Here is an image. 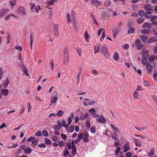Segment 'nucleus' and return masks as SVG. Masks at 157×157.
<instances>
[{
  "instance_id": "nucleus-1",
  "label": "nucleus",
  "mask_w": 157,
  "mask_h": 157,
  "mask_svg": "<svg viewBox=\"0 0 157 157\" xmlns=\"http://www.w3.org/2000/svg\"><path fill=\"white\" fill-rule=\"evenodd\" d=\"M58 98V95L56 92L55 91L52 94V96L51 97V106L52 104L56 103Z\"/></svg>"
},
{
  "instance_id": "nucleus-2",
  "label": "nucleus",
  "mask_w": 157,
  "mask_h": 157,
  "mask_svg": "<svg viewBox=\"0 0 157 157\" xmlns=\"http://www.w3.org/2000/svg\"><path fill=\"white\" fill-rule=\"evenodd\" d=\"M30 5L31 9L33 12H35L37 13L39 12V11L41 10L40 6H37L36 7L35 3L32 2L30 3Z\"/></svg>"
},
{
  "instance_id": "nucleus-3",
  "label": "nucleus",
  "mask_w": 157,
  "mask_h": 157,
  "mask_svg": "<svg viewBox=\"0 0 157 157\" xmlns=\"http://www.w3.org/2000/svg\"><path fill=\"white\" fill-rule=\"evenodd\" d=\"M63 57V63L65 64L68 62L69 59L68 51L67 48L64 49Z\"/></svg>"
},
{
  "instance_id": "nucleus-4",
  "label": "nucleus",
  "mask_w": 157,
  "mask_h": 157,
  "mask_svg": "<svg viewBox=\"0 0 157 157\" xmlns=\"http://www.w3.org/2000/svg\"><path fill=\"white\" fill-rule=\"evenodd\" d=\"M101 52L106 58L108 56V48L105 45L102 46L101 48Z\"/></svg>"
},
{
  "instance_id": "nucleus-5",
  "label": "nucleus",
  "mask_w": 157,
  "mask_h": 157,
  "mask_svg": "<svg viewBox=\"0 0 157 157\" xmlns=\"http://www.w3.org/2000/svg\"><path fill=\"white\" fill-rule=\"evenodd\" d=\"M71 15L69 14H67L66 17L67 18V21L68 23H70L71 22V20L74 19V12L73 11H72L71 12Z\"/></svg>"
},
{
  "instance_id": "nucleus-6",
  "label": "nucleus",
  "mask_w": 157,
  "mask_h": 157,
  "mask_svg": "<svg viewBox=\"0 0 157 157\" xmlns=\"http://www.w3.org/2000/svg\"><path fill=\"white\" fill-rule=\"evenodd\" d=\"M17 12L18 14L21 15H25L26 14L25 9L23 6H19L18 8Z\"/></svg>"
},
{
  "instance_id": "nucleus-7",
  "label": "nucleus",
  "mask_w": 157,
  "mask_h": 157,
  "mask_svg": "<svg viewBox=\"0 0 157 157\" xmlns=\"http://www.w3.org/2000/svg\"><path fill=\"white\" fill-rule=\"evenodd\" d=\"M130 143L128 141H127L124 143V145L123 146V147L124 148L123 150L124 152H126L130 150Z\"/></svg>"
},
{
  "instance_id": "nucleus-8",
  "label": "nucleus",
  "mask_w": 157,
  "mask_h": 157,
  "mask_svg": "<svg viewBox=\"0 0 157 157\" xmlns=\"http://www.w3.org/2000/svg\"><path fill=\"white\" fill-rule=\"evenodd\" d=\"M101 119L97 118L96 121L97 122H99L101 124H105L106 123V121L105 118L102 116H100Z\"/></svg>"
},
{
  "instance_id": "nucleus-9",
  "label": "nucleus",
  "mask_w": 157,
  "mask_h": 157,
  "mask_svg": "<svg viewBox=\"0 0 157 157\" xmlns=\"http://www.w3.org/2000/svg\"><path fill=\"white\" fill-rule=\"evenodd\" d=\"M141 42L140 39H138L136 40L135 44L136 46L137 50H140L141 49L143 46L142 44H140Z\"/></svg>"
},
{
  "instance_id": "nucleus-10",
  "label": "nucleus",
  "mask_w": 157,
  "mask_h": 157,
  "mask_svg": "<svg viewBox=\"0 0 157 157\" xmlns=\"http://www.w3.org/2000/svg\"><path fill=\"white\" fill-rule=\"evenodd\" d=\"M100 44H97L96 45H94V53L95 54L100 52Z\"/></svg>"
},
{
  "instance_id": "nucleus-11",
  "label": "nucleus",
  "mask_w": 157,
  "mask_h": 157,
  "mask_svg": "<svg viewBox=\"0 0 157 157\" xmlns=\"http://www.w3.org/2000/svg\"><path fill=\"white\" fill-rule=\"evenodd\" d=\"M90 3L94 6H98L101 5V1L97 0H91Z\"/></svg>"
},
{
  "instance_id": "nucleus-12",
  "label": "nucleus",
  "mask_w": 157,
  "mask_h": 157,
  "mask_svg": "<svg viewBox=\"0 0 157 157\" xmlns=\"http://www.w3.org/2000/svg\"><path fill=\"white\" fill-rule=\"evenodd\" d=\"M58 28L59 25H55L54 27V32L55 36L57 38L58 36Z\"/></svg>"
},
{
  "instance_id": "nucleus-13",
  "label": "nucleus",
  "mask_w": 157,
  "mask_h": 157,
  "mask_svg": "<svg viewBox=\"0 0 157 157\" xmlns=\"http://www.w3.org/2000/svg\"><path fill=\"white\" fill-rule=\"evenodd\" d=\"M89 117V114L86 113V114H81L79 117V119L81 121H83L86 119H87Z\"/></svg>"
},
{
  "instance_id": "nucleus-14",
  "label": "nucleus",
  "mask_w": 157,
  "mask_h": 157,
  "mask_svg": "<svg viewBox=\"0 0 157 157\" xmlns=\"http://www.w3.org/2000/svg\"><path fill=\"white\" fill-rule=\"evenodd\" d=\"M151 27V24L149 23H145L144 24L142 25V28L145 29L147 28L148 29H150Z\"/></svg>"
},
{
  "instance_id": "nucleus-15",
  "label": "nucleus",
  "mask_w": 157,
  "mask_h": 157,
  "mask_svg": "<svg viewBox=\"0 0 157 157\" xmlns=\"http://www.w3.org/2000/svg\"><path fill=\"white\" fill-rule=\"evenodd\" d=\"M74 117L73 113H71L70 116L67 118L68 124L69 126L71 123L72 119Z\"/></svg>"
},
{
  "instance_id": "nucleus-16",
  "label": "nucleus",
  "mask_w": 157,
  "mask_h": 157,
  "mask_svg": "<svg viewBox=\"0 0 157 157\" xmlns=\"http://www.w3.org/2000/svg\"><path fill=\"white\" fill-rule=\"evenodd\" d=\"M9 10L7 9H3L0 11V16H2L9 13Z\"/></svg>"
},
{
  "instance_id": "nucleus-17",
  "label": "nucleus",
  "mask_w": 157,
  "mask_h": 157,
  "mask_svg": "<svg viewBox=\"0 0 157 157\" xmlns=\"http://www.w3.org/2000/svg\"><path fill=\"white\" fill-rule=\"evenodd\" d=\"M134 141L136 146L139 147H141L142 146V144L141 141L138 140L137 139L135 138Z\"/></svg>"
},
{
  "instance_id": "nucleus-18",
  "label": "nucleus",
  "mask_w": 157,
  "mask_h": 157,
  "mask_svg": "<svg viewBox=\"0 0 157 157\" xmlns=\"http://www.w3.org/2000/svg\"><path fill=\"white\" fill-rule=\"evenodd\" d=\"M144 9L147 11H151L152 10V8L151 5L149 4L146 5L144 6Z\"/></svg>"
},
{
  "instance_id": "nucleus-19",
  "label": "nucleus",
  "mask_w": 157,
  "mask_h": 157,
  "mask_svg": "<svg viewBox=\"0 0 157 157\" xmlns=\"http://www.w3.org/2000/svg\"><path fill=\"white\" fill-rule=\"evenodd\" d=\"M140 37L144 43L146 42L148 40V38L145 35L140 36Z\"/></svg>"
},
{
  "instance_id": "nucleus-20",
  "label": "nucleus",
  "mask_w": 157,
  "mask_h": 157,
  "mask_svg": "<svg viewBox=\"0 0 157 157\" xmlns=\"http://www.w3.org/2000/svg\"><path fill=\"white\" fill-rule=\"evenodd\" d=\"M1 93L2 95L6 96L9 93L8 90L6 89H3L1 90Z\"/></svg>"
},
{
  "instance_id": "nucleus-21",
  "label": "nucleus",
  "mask_w": 157,
  "mask_h": 157,
  "mask_svg": "<svg viewBox=\"0 0 157 157\" xmlns=\"http://www.w3.org/2000/svg\"><path fill=\"white\" fill-rule=\"evenodd\" d=\"M148 51L145 49H143L142 52V55L143 56L147 57L148 56Z\"/></svg>"
},
{
  "instance_id": "nucleus-22",
  "label": "nucleus",
  "mask_w": 157,
  "mask_h": 157,
  "mask_svg": "<svg viewBox=\"0 0 157 157\" xmlns=\"http://www.w3.org/2000/svg\"><path fill=\"white\" fill-rule=\"evenodd\" d=\"M155 150V149L154 147L152 148L150 150L149 152L148 153V156L149 157L152 156L154 155Z\"/></svg>"
},
{
  "instance_id": "nucleus-23",
  "label": "nucleus",
  "mask_w": 157,
  "mask_h": 157,
  "mask_svg": "<svg viewBox=\"0 0 157 157\" xmlns=\"http://www.w3.org/2000/svg\"><path fill=\"white\" fill-rule=\"evenodd\" d=\"M61 125L63 127L66 128L67 129V128H68V127L69 126L68 124H66V121H65V120H63L62 121Z\"/></svg>"
},
{
  "instance_id": "nucleus-24",
  "label": "nucleus",
  "mask_w": 157,
  "mask_h": 157,
  "mask_svg": "<svg viewBox=\"0 0 157 157\" xmlns=\"http://www.w3.org/2000/svg\"><path fill=\"white\" fill-rule=\"evenodd\" d=\"M143 64L144 65H146L147 63V59L146 57H143L142 60Z\"/></svg>"
},
{
  "instance_id": "nucleus-25",
  "label": "nucleus",
  "mask_w": 157,
  "mask_h": 157,
  "mask_svg": "<svg viewBox=\"0 0 157 157\" xmlns=\"http://www.w3.org/2000/svg\"><path fill=\"white\" fill-rule=\"evenodd\" d=\"M25 153L27 154L30 153L32 151V149L29 147L26 148L25 149Z\"/></svg>"
},
{
  "instance_id": "nucleus-26",
  "label": "nucleus",
  "mask_w": 157,
  "mask_h": 157,
  "mask_svg": "<svg viewBox=\"0 0 157 157\" xmlns=\"http://www.w3.org/2000/svg\"><path fill=\"white\" fill-rule=\"evenodd\" d=\"M152 14V13L150 12H147L145 14V17L146 18H147L148 19L151 18V15H150V14Z\"/></svg>"
},
{
  "instance_id": "nucleus-27",
  "label": "nucleus",
  "mask_w": 157,
  "mask_h": 157,
  "mask_svg": "<svg viewBox=\"0 0 157 157\" xmlns=\"http://www.w3.org/2000/svg\"><path fill=\"white\" fill-rule=\"evenodd\" d=\"M33 35L31 34L30 35V48L31 50L32 49V44L33 42Z\"/></svg>"
},
{
  "instance_id": "nucleus-28",
  "label": "nucleus",
  "mask_w": 157,
  "mask_h": 157,
  "mask_svg": "<svg viewBox=\"0 0 157 157\" xmlns=\"http://www.w3.org/2000/svg\"><path fill=\"white\" fill-rule=\"evenodd\" d=\"M155 41H156V38L154 36H152L149 39L148 42L152 43Z\"/></svg>"
},
{
  "instance_id": "nucleus-29",
  "label": "nucleus",
  "mask_w": 157,
  "mask_h": 157,
  "mask_svg": "<svg viewBox=\"0 0 157 157\" xmlns=\"http://www.w3.org/2000/svg\"><path fill=\"white\" fill-rule=\"evenodd\" d=\"M45 143L46 144H52V141L48 138H44Z\"/></svg>"
},
{
  "instance_id": "nucleus-30",
  "label": "nucleus",
  "mask_w": 157,
  "mask_h": 157,
  "mask_svg": "<svg viewBox=\"0 0 157 157\" xmlns=\"http://www.w3.org/2000/svg\"><path fill=\"white\" fill-rule=\"evenodd\" d=\"M111 1L109 0H106L104 2V5L106 7H108L110 5Z\"/></svg>"
},
{
  "instance_id": "nucleus-31",
  "label": "nucleus",
  "mask_w": 157,
  "mask_h": 157,
  "mask_svg": "<svg viewBox=\"0 0 157 157\" xmlns=\"http://www.w3.org/2000/svg\"><path fill=\"white\" fill-rule=\"evenodd\" d=\"M9 84L8 79H7V80L4 81L3 82V86L4 87L6 88L7 87Z\"/></svg>"
},
{
  "instance_id": "nucleus-32",
  "label": "nucleus",
  "mask_w": 157,
  "mask_h": 157,
  "mask_svg": "<svg viewBox=\"0 0 157 157\" xmlns=\"http://www.w3.org/2000/svg\"><path fill=\"white\" fill-rule=\"evenodd\" d=\"M16 0H12L10 2L12 8V9L14 6L16 4Z\"/></svg>"
},
{
  "instance_id": "nucleus-33",
  "label": "nucleus",
  "mask_w": 157,
  "mask_h": 157,
  "mask_svg": "<svg viewBox=\"0 0 157 157\" xmlns=\"http://www.w3.org/2000/svg\"><path fill=\"white\" fill-rule=\"evenodd\" d=\"M38 144V141L36 140H34L32 141L31 145L33 147L35 148Z\"/></svg>"
},
{
  "instance_id": "nucleus-34",
  "label": "nucleus",
  "mask_w": 157,
  "mask_h": 157,
  "mask_svg": "<svg viewBox=\"0 0 157 157\" xmlns=\"http://www.w3.org/2000/svg\"><path fill=\"white\" fill-rule=\"evenodd\" d=\"M74 130V126L71 125L68 128V131L70 132H72Z\"/></svg>"
},
{
  "instance_id": "nucleus-35",
  "label": "nucleus",
  "mask_w": 157,
  "mask_h": 157,
  "mask_svg": "<svg viewBox=\"0 0 157 157\" xmlns=\"http://www.w3.org/2000/svg\"><path fill=\"white\" fill-rule=\"evenodd\" d=\"M42 133L43 135L45 137H48V132L45 130H42Z\"/></svg>"
},
{
  "instance_id": "nucleus-36",
  "label": "nucleus",
  "mask_w": 157,
  "mask_h": 157,
  "mask_svg": "<svg viewBox=\"0 0 157 157\" xmlns=\"http://www.w3.org/2000/svg\"><path fill=\"white\" fill-rule=\"evenodd\" d=\"M90 131L92 133H95L96 132V128L95 127L92 126L90 128Z\"/></svg>"
},
{
  "instance_id": "nucleus-37",
  "label": "nucleus",
  "mask_w": 157,
  "mask_h": 157,
  "mask_svg": "<svg viewBox=\"0 0 157 157\" xmlns=\"http://www.w3.org/2000/svg\"><path fill=\"white\" fill-rule=\"evenodd\" d=\"M105 37V30H103L102 35H101V37L100 39V41H102L104 39Z\"/></svg>"
},
{
  "instance_id": "nucleus-38",
  "label": "nucleus",
  "mask_w": 157,
  "mask_h": 157,
  "mask_svg": "<svg viewBox=\"0 0 157 157\" xmlns=\"http://www.w3.org/2000/svg\"><path fill=\"white\" fill-rule=\"evenodd\" d=\"M141 32L143 34H149L150 32V31L147 29H145L141 31Z\"/></svg>"
},
{
  "instance_id": "nucleus-39",
  "label": "nucleus",
  "mask_w": 157,
  "mask_h": 157,
  "mask_svg": "<svg viewBox=\"0 0 157 157\" xmlns=\"http://www.w3.org/2000/svg\"><path fill=\"white\" fill-rule=\"evenodd\" d=\"M144 19L143 18H140L137 20V22L138 24H141L144 21Z\"/></svg>"
},
{
  "instance_id": "nucleus-40",
  "label": "nucleus",
  "mask_w": 157,
  "mask_h": 157,
  "mask_svg": "<svg viewBox=\"0 0 157 157\" xmlns=\"http://www.w3.org/2000/svg\"><path fill=\"white\" fill-rule=\"evenodd\" d=\"M144 14L145 12L143 10H140L138 13L139 15L141 17H143Z\"/></svg>"
},
{
  "instance_id": "nucleus-41",
  "label": "nucleus",
  "mask_w": 157,
  "mask_h": 157,
  "mask_svg": "<svg viewBox=\"0 0 157 157\" xmlns=\"http://www.w3.org/2000/svg\"><path fill=\"white\" fill-rule=\"evenodd\" d=\"M113 59H114L116 60H118V54L117 53L115 52L114 53V55H113Z\"/></svg>"
},
{
  "instance_id": "nucleus-42",
  "label": "nucleus",
  "mask_w": 157,
  "mask_h": 157,
  "mask_svg": "<svg viewBox=\"0 0 157 157\" xmlns=\"http://www.w3.org/2000/svg\"><path fill=\"white\" fill-rule=\"evenodd\" d=\"M133 95L134 98L135 99H138V94L137 92L135 91L133 93Z\"/></svg>"
},
{
  "instance_id": "nucleus-43",
  "label": "nucleus",
  "mask_w": 157,
  "mask_h": 157,
  "mask_svg": "<svg viewBox=\"0 0 157 157\" xmlns=\"http://www.w3.org/2000/svg\"><path fill=\"white\" fill-rule=\"evenodd\" d=\"M111 127L114 130L115 132H119V131L118 129V128L117 127H115L112 124H110Z\"/></svg>"
},
{
  "instance_id": "nucleus-44",
  "label": "nucleus",
  "mask_w": 157,
  "mask_h": 157,
  "mask_svg": "<svg viewBox=\"0 0 157 157\" xmlns=\"http://www.w3.org/2000/svg\"><path fill=\"white\" fill-rule=\"evenodd\" d=\"M23 72L27 77L29 76L28 69H23Z\"/></svg>"
},
{
  "instance_id": "nucleus-45",
  "label": "nucleus",
  "mask_w": 157,
  "mask_h": 157,
  "mask_svg": "<svg viewBox=\"0 0 157 157\" xmlns=\"http://www.w3.org/2000/svg\"><path fill=\"white\" fill-rule=\"evenodd\" d=\"M61 127V126H59L57 125H55L53 126L55 130H59L60 129Z\"/></svg>"
},
{
  "instance_id": "nucleus-46",
  "label": "nucleus",
  "mask_w": 157,
  "mask_h": 157,
  "mask_svg": "<svg viewBox=\"0 0 157 157\" xmlns=\"http://www.w3.org/2000/svg\"><path fill=\"white\" fill-rule=\"evenodd\" d=\"M155 58H156L155 56L153 55L149 57V60L150 61L152 62L154 60Z\"/></svg>"
},
{
  "instance_id": "nucleus-47",
  "label": "nucleus",
  "mask_w": 157,
  "mask_h": 157,
  "mask_svg": "<svg viewBox=\"0 0 157 157\" xmlns=\"http://www.w3.org/2000/svg\"><path fill=\"white\" fill-rule=\"evenodd\" d=\"M135 32V29L133 28L130 29L128 31V34H132L133 33Z\"/></svg>"
},
{
  "instance_id": "nucleus-48",
  "label": "nucleus",
  "mask_w": 157,
  "mask_h": 157,
  "mask_svg": "<svg viewBox=\"0 0 157 157\" xmlns=\"http://www.w3.org/2000/svg\"><path fill=\"white\" fill-rule=\"evenodd\" d=\"M76 51L80 57L82 56V51L79 48H77L76 49Z\"/></svg>"
},
{
  "instance_id": "nucleus-49",
  "label": "nucleus",
  "mask_w": 157,
  "mask_h": 157,
  "mask_svg": "<svg viewBox=\"0 0 157 157\" xmlns=\"http://www.w3.org/2000/svg\"><path fill=\"white\" fill-rule=\"evenodd\" d=\"M55 1L54 0H51L50 1H47V3L48 5H52L53 6L54 4V2Z\"/></svg>"
},
{
  "instance_id": "nucleus-50",
  "label": "nucleus",
  "mask_w": 157,
  "mask_h": 157,
  "mask_svg": "<svg viewBox=\"0 0 157 157\" xmlns=\"http://www.w3.org/2000/svg\"><path fill=\"white\" fill-rule=\"evenodd\" d=\"M71 149L72 150V154L74 155L76 154V147H72Z\"/></svg>"
},
{
  "instance_id": "nucleus-51",
  "label": "nucleus",
  "mask_w": 157,
  "mask_h": 157,
  "mask_svg": "<svg viewBox=\"0 0 157 157\" xmlns=\"http://www.w3.org/2000/svg\"><path fill=\"white\" fill-rule=\"evenodd\" d=\"M35 136L37 137H41L42 136L41 132L40 131H38L35 134Z\"/></svg>"
},
{
  "instance_id": "nucleus-52",
  "label": "nucleus",
  "mask_w": 157,
  "mask_h": 157,
  "mask_svg": "<svg viewBox=\"0 0 157 157\" xmlns=\"http://www.w3.org/2000/svg\"><path fill=\"white\" fill-rule=\"evenodd\" d=\"M86 128L87 129H89L90 127V122L88 121H87L86 124Z\"/></svg>"
},
{
  "instance_id": "nucleus-53",
  "label": "nucleus",
  "mask_w": 157,
  "mask_h": 157,
  "mask_svg": "<svg viewBox=\"0 0 157 157\" xmlns=\"http://www.w3.org/2000/svg\"><path fill=\"white\" fill-rule=\"evenodd\" d=\"M61 136L62 138L64 140H66L67 139V136L64 134L62 133L61 134Z\"/></svg>"
},
{
  "instance_id": "nucleus-54",
  "label": "nucleus",
  "mask_w": 157,
  "mask_h": 157,
  "mask_svg": "<svg viewBox=\"0 0 157 157\" xmlns=\"http://www.w3.org/2000/svg\"><path fill=\"white\" fill-rule=\"evenodd\" d=\"M83 137V134L82 133H81L78 135V140H80L82 139Z\"/></svg>"
},
{
  "instance_id": "nucleus-55",
  "label": "nucleus",
  "mask_w": 157,
  "mask_h": 157,
  "mask_svg": "<svg viewBox=\"0 0 157 157\" xmlns=\"http://www.w3.org/2000/svg\"><path fill=\"white\" fill-rule=\"evenodd\" d=\"M69 152L68 150L67 149H66L65 150L63 155L65 157H66L67 155H68L69 154Z\"/></svg>"
},
{
  "instance_id": "nucleus-56",
  "label": "nucleus",
  "mask_w": 157,
  "mask_h": 157,
  "mask_svg": "<svg viewBox=\"0 0 157 157\" xmlns=\"http://www.w3.org/2000/svg\"><path fill=\"white\" fill-rule=\"evenodd\" d=\"M36 139V138L35 137L31 136L27 140V141H32L33 140H35Z\"/></svg>"
},
{
  "instance_id": "nucleus-57",
  "label": "nucleus",
  "mask_w": 157,
  "mask_h": 157,
  "mask_svg": "<svg viewBox=\"0 0 157 157\" xmlns=\"http://www.w3.org/2000/svg\"><path fill=\"white\" fill-rule=\"evenodd\" d=\"M63 114V111L61 110H59L57 114V116L58 117H60Z\"/></svg>"
},
{
  "instance_id": "nucleus-58",
  "label": "nucleus",
  "mask_w": 157,
  "mask_h": 157,
  "mask_svg": "<svg viewBox=\"0 0 157 157\" xmlns=\"http://www.w3.org/2000/svg\"><path fill=\"white\" fill-rule=\"evenodd\" d=\"M15 48L16 49H17L19 51H22V47L21 46H16L15 47Z\"/></svg>"
},
{
  "instance_id": "nucleus-59",
  "label": "nucleus",
  "mask_w": 157,
  "mask_h": 157,
  "mask_svg": "<svg viewBox=\"0 0 157 157\" xmlns=\"http://www.w3.org/2000/svg\"><path fill=\"white\" fill-rule=\"evenodd\" d=\"M67 146L68 148L69 149L71 150L72 148V146L71 144L70 143H67Z\"/></svg>"
},
{
  "instance_id": "nucleus-60",
  "label": "nucleus",
  "mask_w": 157,
  "mask_h": 157,
  "mask_svg": "<svg viewBox=\"0 0 157 157\" xmlns=\"http://www.w3.org/2000/svg\"><path fill=\"white\" fill-rule=\"evenodd\" d=\"M38 146L40 147L45 148L46 147V145L44 143H41L39 144Z\"/></svg>"
},
{
  "instance_id": "nucleus-61",
  "label": "nucleus",
  "mask_w": 157,
  "mask_h": 157,
  "mask_svg": "<svg viewBox=\"0 0 157 157\" xmlns=\"http://www.w3.org/2000/svg\"><path fill=\"white\" fill-rule=\"evenodd\" d=\"M151 18H150L151 21H154L155 20L157 19V17L155 16H151Z\"/></svg>"
},
{
  "instance_id": "nucleus-62",
  "label": "nucleus",
  "mask_w": 157,
  "mask_h": 157,
  "mask_svg": "<svg viewBox=\"0 0 157 157\" xmlns=\"http://www.w3.org/2000/svg\"><path fill=\"white\" fill-rule=\"evenodd\" d=\"M129 45L128 44H125L123 46V48L124 50L128 49L129 48Z\"/></svg>"
},
{
  "instance_id": "nucleus-63",
  "label": "nucleus",
  "mask_w": 157,
  "mask_h": 157,
  "mask_svg": "<svg viewBox=\"0 0 157 157\" xmlns=\"http://www.w3.org/2000/svg\"><path fill=\"white\" fill-rule=\"evenodd\" d=\"M125 156L126 157H131V154L129 152H128L126 153Z\"/></svg>"
},
{
  "instance_id": "nucleus-64",
  "label": "nucleus",
  "mask_w": 157,
  "mask_h": 157,
  "mask_svg": "<svg viewBox=\"0 0 157 157\" xmlns=\"http://www.w3.org/2000/svg\"><path fill=\"white\" fill-rule=\"evenodd\" d=\"M153 78L156 81H157V72L154 74Z\"/></svg>"
}]
</instances>
